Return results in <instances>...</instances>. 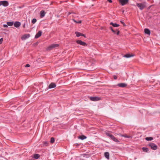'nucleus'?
Wrapping results in <instances>:
<instances>
[{"label":"nucleus","mask_w":160,"mask_h":160,"mask_svg":"<svg viewBox=\"0 0 160 160\" xmlns=\"http://www.w3.org/2000/svg\"><path fill=\"white\" fill-rule=\"evenodd\" d=\"M106 134L110 138L112 139L114 141L116 142H119V141L114 136L112 135L111 133L106 132Z\"/></svg>","instance_id":"f257e3e1"},{"label":"nucleus","mask_w":160,"mask_h":160,"mask_svg":"<svg viewBox=\"0 0 160 160\" xmlns=\"http://www.w3.org/2000/svg\"><path fill=\"white\" fill-rule=\"evenodd\" d=\"M148 146L150 147L151 149L154 150H156L157 149V146L154 143H151L149 144Z\"/></svg>","instance_id":"f03ea898"},{"label":"nucleus","mask_w":160,"mask_h":160,"mask_svg":"<svg viewBox=\"0 0 160 160\" xmlns=\"http://www.w3.org/2000/svg\"><path fill=\"white\" fill-rule=\"evenodd\" d=\"M137 5L141 10H142L145 7L144 4L142 3H137Z\"/></svg>","instance_id":"7ed1b4c3"},{"label":"nucleus","mask_w":160,"mask_h":160,"mask_svg":"<svg viewBox=\"0 0 160 160\" xmlns=\"http://www.w3.org/2000/svg\"><path fill=\"white\" fill-rule=\"evenodd\" d=\"M58 44H52L48 48V50H51L53 48H55L56 47H58Z\"/></svg>","instance_id":"20e7f679"},{"label":"nucleus","mask_w":160,"mask_h":160,"mask_svg":"<svg viewBox=\"0 0 160 160\" xmlns=\"http://www.w3.org/2000/svg\"><path fill=\"white\" fill-rule=\"evenodd\" d=\"M76 42L78 44H79L81 45L86 46L87 45V44L84 42H82L81 40H78L76 41Z\"/></svg>","instance_id":"39448f33"},{"label":"nucleus","mask_w":160,"mask_h":160,"mask_svg":"<svg viewBox=\"0 0 160 160\" xmlns=\"http://www.w3.org/2000/svg\"><path fill=\"white\" fill-rule=\"evenodd\" d=\"M1 5H3L4 7H7L9 5L8 2L6 1H1Z\"/></svg>","instance_id":"423d86ee"},{"label":"nucleus","mask_w":160,"mask_h":160,"mask_svg":"<svg viewBox=\"0 0 160 160\" xmlns=\"http://www.w3.org/2000/svg\"><path fill=\"white\" fill-rule=\"evenodd\" d=\"M30 35L29 34H25L23 35L22 37V40H25L28 38Z\"/></svg>","instance_id":"0eeeda50"},{"label":"nucleus","mask_w":160,"mask_h":160,"mask_svg":"<svg viewBox=\"0 0 160 160\" xmlns=\"http://www.w3.org/2000/svg\"><path fill=\"white\" fill-rule=\"evenodd\" d=\"M128 0H119L120 3L122 6L126 4L128 2Z\"/></svg>","instance_id":"6e6552de"},{"label":"nucleus","mask_w":160,"mask_h":160,"mask_svg":"<svg viewBox=\"0 0 160 160\" xmlns=\"http://www.w3.org/2000/svg\"><path fill=\"white\" fill-rule=\"evenodd\" d=\"M90 99L92 101H97L100 100V98L98 97H90Z\"/></svg>","instance_id":"1a4fd4ad"},{"label":"nucleus","mask_w":160,"mask_h":160,"mask_svg":"<svg viewBox=\"0 0 160 160\" xmlns=\"http://www.w3.org/2000/svg\"><path fill=\"white\" fill-rule=\"evenodd\" d=\"M118 86L120 87L124 88L127 86V84L124 83H120L118 84Z\"/></svg>","instance_id":"9d476101"},{"label":"nucleus","mask_w":160,"mask_h":160,"mask_svg":"<svg viewBox=\"0 0 160 160\" xmlns=\"http://www.w3.org/2000/svg\"><path fill=\"white\" fill-rule=\"evenodd\" d=\"M56 87V85L54 83L52 82L48 86V88H54Z\"/></svg>","instance_id":"9b49d317"},{"label":"nucleus","mask_w":160,"mask_h":160,"mask_svg":"<svg viewBox=\"0 0 160 160\" xmlns=\"http://www.w3.org/2000/svg\"><path fill=\"white\" fill-rule=\"evenodd\" d=\"M42 31H39L37 33L36 35L35 36V38H37L39 37L40 36H41L42 35Z\"/></svg>","instance_id":"f8f14e48"},{"label":"nucleus","mask_w":160,"mask_h":160,"mask_svg":"<svg viewBox=\"0 0 160 160\" xmlns=\"http://www.w3.org/2000/svg\"><path fill=\"white\" fill-rule=\"evenodd\" d=\"M13 24L14 27L16 28L19 27L21 25L20 23L18 22H15Z\"/></svg>","instance_id":"ddd939ff"},{"label":"nucleus","mask_w":160,"mask_h":160,"mask_svg":"<svg viewBox=\"0 0 160 160\" xmlns=\"http://www.w3.org/2000/svg\"><path fill=\"white\" fill-rule=\"evenodd\" d=\"M75 34L77 37H79L81 36H84V37H85V36L84 34H82L79 32H75Z\"/></svg>","instance_id":"4468645a"},{"label":"nucleus","mask_w":160,"mask_h":160,"mask_svg":"<svg viewBox=\"0 0 160 160\" xmlns=\"http://www.w3.org/2000/svg\"><path fill=\"white\" fill-rule=\"evenodd\" d=\"M134 56V54H127L124 55V57L126 58H129L133 57Z\"/></svg>","instance_id":"2eb2a0df"},{"label":"nucleus","mask_w":160,"mask_h":160,"mask_svg":"<svg viewBox=\"0 0 160 160\" xmlns=\"http://www.w3.org/2000/svg\"><path fill=\"white\" fill-rule=\"evenodd\" d=\"M144 32L145 34H147L149 35L150 34V31L148 29L145 28L144 29Z\"/></svg>","instance_id":"dca6fc26"},{"label":"nucleus","mask_w":160,"mask_h":160,"mask_svg":"<svg viewBox=\"0 0 160 160\" xmlns=\"http://www.w3.org/2000/svg\"><path fill=\"white\" fill-rule=\"evenodd\" d=\"M40 17L42 18L44 17L45 15V12L43 10H42L40 12Z\"/></svg>","instance_id":"f3484780"},{"label":"nucleus","mask_w":160,"mask_h":160,"mask_svg":"<svg viewBox=\"0 0 160 160\" xmlns=\"http://www.w3.org/2000/svg\"><path fill=\"white\" fill-rule=\"evenodd\" d=\"M104 156L106 158L108 159H109V154L108 152H105L104 153Z\"/></svg>","instance_id":"a211bd4d"},{"label":"nucleus","mask_w":160,"mask_h":160,"mask_svg":"<svg viewBox=\"0 0 160 160\" xmlns=\"http://www.w3.org/2000/svg\"><path fill=\"white\" fill-rule=\"evenodd\" d=\"M110 24L112 25L113 27H119V24H117L116 23H113L112 22H111L110 23Z\"/></svg>","instance_id":"6ab92c4d"},{"label":"nucleus","mask_w":160,"mask_h":160,"mask_svg":"<svg viewBox=\"0 0 160 160\" xmlns=\"http://www.w3.org/2000/svg\"><path fill=\"white\" fill-rule=\"evenodd\" d=\"M78 138L79 139H80L81 140H84V139H85L87 138L84 135H81L80 136L78 137Z\"/></svg>","instance_id":"aec40b11"},{"label":"nucleus","mask_w":160,"mask_h":160,"mask_svg":"<svg viewBox=\"0 0 160 160\" xmlns=\"http://www.w3.org/2000/svg\"><path fill=\"white\" fill-rule=\"evenodd\" d=\"M8 25L9 26H12L14 24L13 22H8L7 23Z\"/></svg>","instance_id":"412c9836"},{"label":"nucleus","mask_w":160,"mask_h":160,"mask_svg":"<svg viewBox=\"0 0 160 160\" xmlns=\"http://www.w3.org/2000/svg\"><path fill=\"white\" fill-rule=\"evenodd\" d=\"M40 157V155L38 154H35L33 155V157L35 159H38Z\"/></svg>","instance_id":"4be33fe9"},{"label":"nucleus","mask_w":160,"mask_h":160,"mask_svg":"<svg viewBox=\"0 0 160 160\" xmlns=\"http://www.w3.org/2000/svg\"><path fill=\"white\" fill-rule=\"evenodd\" d=\"M142 150L143 152H148L149 151L148 148L145 147L142 148Z\"/></svg>","instance_id":"5701e85b"},{"label":"nucleus","mask_w":160,"mask_h":160,"mask_svg":"<svg viewBox=\"0 0 160 160\" xmlns=\"http://www.w3.org/2000/svg\"><path fill=\"white\" fill-rule=\"evenodd\" d=\"M145 139L147 141H151L153 139L152 137H147L145 138Z\"/></svg>","instance_id":"b1692460"},{"label":"nucleus","mask_w":160,"mask_h":160,"mask_svg":"<svg viewBox=\"0 0 160 160\" xmlns=\"http://www.w3.org/2000/svg\"><path fill=\"white\" fill-rule=\"evenodd\" d=\"M54 139L53 138H52L51 139L50 142L51 143H53L54 142Z\"/></svg>","instance_id":"393cba45"},{"label":"nucleus","mask_w":160,"mask_h":160,"mask_svg":"<svg viewBox=\"0 0 160 160\" xmlns=\"http://www.w3.org/2000/svg\"><path fill=\"white\" fill-rule=\"evenodd\" d=\"M37 21V20L35 18L33 19L32 20V23L33 24L35 23Z\"/></svg>","instance_id":"a878e982"},{"label":"nucleus","mask_w":160,"mask_h":160,"mask_svg":"<svg viewBox=\"0 0 160 160\" xmlns=\"http://www.w3.org/2000/svg\"><path fill=\"white\" fill-rule=\"evenodd\" d=\"M121 136L122 137H124L126 138H130V136H127V135H121Z\"/></svg>","instance_id":"bb28decb"},{"label":"nucleus","mask_w":160,"mask_h":160,"mask_svg":"<svg viewBox=\"0 0 160 160\" xmlns=\"http://www.w3.org/2000/svg\"><path fill=\"white\" fill-rule=\"evenodd\" d=\"M120 22L124 26H126V24L123 21H120Z\"/></svg>","instance_id":"cd10ccee"},{"label":"nucleus","mask_w":160,"mask_h":160,"mask_svg":"<svg viewBox=\"0 0 160 160\" xmlns=\"http://www.w3.org/2000/svg\"><path fill=\"white\" fill-rule=\"evenodd\" d=\"M3 41V38H1L0 39V44H1L2 43Z\"/></svg>","instance_id":"c85d7f7f"},{"label":"nucleus","mask_w":160,"mask_h":160,"mask_svg":"<svg viewBox=\"0 0 160 160\" xmlns=\"http://www.w3.org/2000/svg\"><path fill=\"white\" fill-rule=\"evenodd\" d=\"M3 27L5 28H7L8 27V25L4 24L3 25Z\"/></svg>","instance_id":"c756f323"},{"label":"nucleus","mask_w":160,"mask_h":160,"mask_svg":"<svg viewBox=\"0 0 160 160\" xmlns=\"http://www.w3.org/2000/svg\"><path fill=\"white\" fill-rule=\"evenodd\" d=\"M30 67V65L29 64H27L25 66L26 67Z\"/></svg>","instance_id":"7c9ffc66"},{"label":"nucleus","mask_w":160,"mask_h":160,"mask_svg":"<svg viewBox=\"0 0 160 160\" xmlns=\"http://www.w3.org/2000/svg\"><path fill=\"white\" fill-rule=\"evenodd\" d=\"M117 35H118L119 34V32H119V30H117Z\"/></svg>","instance_id":"2f4dec72"},{"label":"nucleus","mask_w":160,"mask_h":160,"mask_svg":"<svg viewBox=\"0 0 160 160\" xmlns=\"http://www.w3.org/2000/svg\"><path fill=\"white\" fill-rule=\"evenodd\" d=\"M113 78H114V79H117V77L116 76H113Z\"/></svg>","instance_id":"473e14b6"},{"label":"nucleus","mask_w":160,"mask_h":160,"mask_svg":"<svg viewBox=\"0 0 160 160\" xmlns=\"http://www.w3.org/2000/svg\"><path fill=\"white\" fill-rule=\"evenodd\" d=\"M109 28H110V29L112 30H112H113V29L112 27H110Z\"/></svg>","instance_id":"72a5a7b5"},{"label":"nucleus","mask_w":160,"mask_h":160,"mask_svg":"<svg viewBox=\"0 0 160 160\" xmlns=\"http://www.w3.org/2000/svg\"><path fill=\"white\" fill-rule=\"evenodd\" d=\"M109 2H112V1L111 0H107Z\"/></svg>","instance_id":"f704fd0d"},{"label":"nucleus","mask_w":160,"mask_h":160,"mask_svg":"<svg viewBox=\"0 0 160 160\" xmlns=\"http://www.w3.org/2000/svg\"><path fill=\"white\" fill-rule=\"evenodd\" d=\"M112 32L114 33H116V31L115 30H112Z\"/></svg>","instance_id":"c9c22d12"},{"label":"nucleus","mask_w":160,"mask_h":160,"mask_svg":"<svg viewBox=\"0 0 160 160\" xmlns=\"http://www.w3.org/2000/svg\"><path fill=\"white\" fill-rule=\"evenodd\" d=\"M81 21H79L78 22V23H81Z\"/></svg>","instance_id":"e433bc0d"},{"label":"nucleus","mask_w":160,"mask_h":160,"mask_svg":"<svg viewBox=\"0 0 160 160\" xmlns=\"http://www.w3.org/2000/svg\"><path fill=\"white\" fill-rule=\"evenodd\" d=\"M1 5V1H0V6Z\"/></svg>","instance_id":"4c0bfd02"}]
</instances>
